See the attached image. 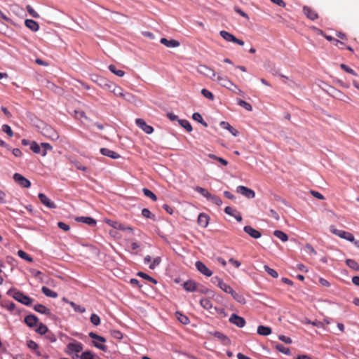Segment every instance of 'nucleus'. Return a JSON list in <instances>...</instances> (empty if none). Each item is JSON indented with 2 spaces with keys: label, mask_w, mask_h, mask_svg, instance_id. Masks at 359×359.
Returning <instances> with one entry per match:
<instances>
[{
  "label": "nucleus",
  "mask_w": 359,
  "mask_h": 359,
  "mask_svg": "<svg viewBox=\"0 0 359 359\" xmlns=\"http://www.w3.org/2000/svg\"><path fill=\"white\" fill-rule=\"evenodd\" d=\"M83 348V346L81 342L74 341L67 345L65 353L69 355H72L73 357L74 355H75L76 357H78V353L82 351Z\"/></svg>",
  "instance_id": "obj_1"
},
{
  "label": "nucleus",
  "mask_w": 359,
  "mask_h": 359,
  "mask_svg": "<svg viewBox=\"0 0 359 359\" xmlns=\"http://www.w3.org/2000/svg\"><path fill=\"white\" fill-rule=\"evenodd\" d=\"M215 80L219 83L222 86L229 89L232 90V87L236 90H238L239 92L241 90L238 88V87L234 84L231 80L228 79L226 76L221 75L220 74H217V76Z\"/></svg>",
  "instance_id": "obj_2"
},
{
  "label": "nucleus",
  "mask_w": 359,
  "mask_h": 359,
  "mask_svg": "<svg viewBox=\"0 0 359 359\" xmlns=\"http://www.w3.org/2000/svg\"><path fill=\"white\" fill-rule=\"evenodd\" d=\"M330 231L331 233L342 239L346 240L348 241H354V236L351 233L345 231L344 230L337 229L334 225H331L330 226Z\"/></svg>",
  "instance_id": "obj_3"
},
{
  "label": "nucleus",
  "mask_w": 359,
  "mask_h": 359,
  "mask_svg": "<svg viewBox=\"0 0 359 359\" xmlns=\"http://www.w3.org/2000/svg\"><path fill=\"white\" fill-rule=\"evenodd\" d=\"M88 335H89V337L91 339H94L93 340V345L96 348H99V349H100V350H102L103 351H107V348L104 344V343L106 341L105 338H104L103 337L100 336V335H98V334H95L94 332H90L88 334Z\"/></svg>",
  "instance_id": "obj_4"
},
{
  "label": "nucleus",
  "mask_w": 359,
  "mask_h": 359,
  "mask_svg": "<svg viewBox=\"0 0 359 359\" xmlns=\"http://www.w3.org/2000/svg\"><path fill=\"white\" fill-rule=\"evenodd\" d=\"M197 72L199 74H203L213 81L215 80V79L217 76V74H216L215 70H213L212 69H211L210 67H209L205 65H198L197 67Z\"/></svg>",
  "instance_id": "obj_5"
},
{
  "label": "nucleus",
  "mask_w": 359,
  "mask_h": 359,
  "mask_svg": "<svg viewBox=\"0 0 359 359\" xmlns=\"http://www.w3.org/2000/svg\"><path fill=\"white\" fill-rule=\"evenodd\" d=\"M41 133L52 140H57L59 138L58 133L51 126L48 125H44L41 128Z\"/></svg>",
  "instance_id": "obj_6"
},
{
  "label": "nucleus",
  "mask_w": 359,
  "mask_h": 359,
  "mask_svg": "<svg viewBox=\"0 0 359 359\" xmlns=\"http://www.w3.org/2000/svg\"><path fill=\"white\" fill-rule=\"evenodd\" d=\"M13 297L16 301L20 302L21 304L25 306H30L33 302V299L32 298H30L27 295H25V294L20 291L15 292L13 294Z\"/></svg>",
  "instance_id": "obj_7"
},
{
  "label": "nucleus",
  "mask_w": 359,
  "mask_h": 359,
  "mask_svg": "<svg viewBox=\"0 0 359 359\" xmlns=\"http://www.w3.org/2000/svg\"><path fill=\"white\" fill-rule=\"evenodd\" d=\"M105 222L107 224H109L110 226L114 228L115 229L127 231L131 234L133 233V228L129 226H125L124 224H123L121 223H119L116 221H114V220H111V219H107Z\"/></svg>",
  "instance_id": "obj_8"
},
{
  "label": "nucleus",
  "mask_w": 359,
  "mask_h": 359,
  "mask_svg": "<svg viewBox=\"0 0 359 359\" xmlns=\"http://www.w3.org/2000/svg\"><path fill=\"white\" fill-rule=\"evenodd\" d=\"M219 34L227 42H233L240 46L244 45V41L243 40L237 39L233 34L226 31L222 30L219 32Z\"/></svg>",
  "instance_id": "obj_9"
},
{
  "label": "nucleus",
  "mask_w": 359,
  "mask_h": 359,
  "mask_svg": "<svg viewBox=\"0 0 359 359\" xmlns=\"http://www.w3.org/2000/svg\"><path fill=\"white\" fill-rule=\"evenodd\" d=\"M13 178L14 181L21 187L29 188L31 186L30 181L20 173H15Z\"/></svg>",
  "instance_id": "obj_10"
},
{
  "label": "nucleus",
  "mask_w": 359,
  "mask_h": 359,
  "mask_svg": "<svg viewBox=\"0 0 359 359\" xmlns=\"http://www.w3.org/2000/svg\"><path fill=\"white\" fill-rule=\"evenodd\" d=\"M236 191L248 198H254L255 197V192L252 189L245 186L237 187Z\"/></svg>",
  "instance_id": "obj_11"
},
{
  "label": "nucleus",
  "mask_w": 359,
  "mask_h": 359,
  "mask_svg": "<svg viewBox=\"0 0 359 359\" xmlns=\"http://www.w3.org/2000/svg\"><path fill=\"white\" fill-rule=\"evenodd\" d=\"M196 269L203 275L210 277L212 275V271L209 269L205 264L201 261H197L195 264Z\"/></svg>",
  "instance_id": "obj_12"
},
{
  "label": "nucleus",
  "mask_w": 359,
  "mask_h": 359,
  "mask_svg": "<svg viewBox=\"0 0 359 359\" xmlns=\"http://www.w3.org/2000/svg\"><path fill=\"white\" fill-rule=\"evenodd\" d=\"M135 123L147 134H151L154 131L153 127L147 125L144 120L142 118H137L135 120Z\"/></svg>",
  "instance_id": "obj_13"
},
{
  "label": "nucleus",
  "mask_w": 359,
  "mask_h": 359,
  "mask_svg": "<svg viewBox=\"0 0 359 359\" xmlns=\"http://www.w3.org/2000/svg\"><path fill=\"white\" fill-rule=\"evenodd\" d=\"M38 196L41 203L47 208L50 209L56 208V204L53 201H52L48 196H46L44 194L40 193Z\"/></svg>",
  "instance_id": "obj_14"
},
{
  "label": "nucleus",
  "mask_w": 359,
  "mask_h": 359,
  "mask_svg": "<svg viewBox=\"0 0 359 359\" xmlns=\"http://www.w3.org/2000/svg\"><path fill=\"white\" fill-rule=\"evenodd\" d=\"M229 322L238 327H243L245 325V319L235 313L230 316Z\"/></svg>",
  "instance_id": "obj_15"
},
{
  "label": "nucleus",
  "mask_w": 359,
  "mask_h": 359,
  "mask_svg": "<svg viewBox=\"0 0 359 359\" xmlns=\"http://www.w3.org/2000/svg\"><path fill=\"white\" fill-rule=\"evenodd\" d=\"M244 231L253 238L257 239L262 236V233L251 226H245L243 228Z\"/></svg>",
  "instance_id": "obj_16"
},
{
  "label": "nucleus",
  "mask_w": 359,
  "mask_h": 359,
  "mask_svg": "<svg viewBox=\"0 0 359 359\" xmlns=\"http://www.w3.org/2000/svg\"><path fill=\"white\" fill-rule=\"evenodd\" d=\"M198 284L194 280H189L183 283V287L187 292H195L198 290Z\"/></svg>",
  "instance_id": "obj_17"
},
{
  "label": "nucleus",
  "mask_w": 359,
  "mask_h": 359,
  "mask_svg": "<svg viewBox=\"0 0 359 359\" xmlns=\"http://www.w3.org/2000/svg\"><path fill=\"white\" fill-rule=\"evenodd\" d=\"M25 323L29 327H34L39 323L38 318L32 314L27 315L25 318Z\"/></svg>",
  "instance_id": "obj_18"
},
{
  "label": "nucleus",
  "mask_w": 359,
  "mask_h": 359,
  "mask_svg": "<svg viewBox=\"0 0 359 359\" xmlns=\"http://www.w3.org/2000/svg\"><path fill=\"white\" fill-rule=\"evenodd\" d=\"M209 219L210 217L207 214L200 213L198 217L197 222L200 226L205 228L208 225Z\"/></svg>",
  "instance_id": "obj_19"
},
{
  "label": "nucleus",
  "mask_w": 359,
  "mask_h": 359,
  "mask_svg": "<svg viewBox=\"0 0 359 359\" xmlns=\"http://www.w3.org/2000/svg\"><path fill=\"white\" fill-rule=\"evenodd\" d=\"M25 26L32 32H37L39 29V25L32 19H27L25 21Z\"/></svg>",
  "instance_id": "obj_20"
},
{
  "label": "nucleus",
  "mask_w": 359,
  "mask_h": 359,
  "mask_svg": "<svg viewBox=\"0 0 359 359\" xmlns=\"http://www.w3.org/2000/svg\"><path fill=\"white\" fill-rule=\"evenodd\" d=\"M100 153L102 155L110 157L113 159H117L120 158V155L118 154L107 148L100 149Z\"/></svg>",
  "instance_id": "obj_21"
},
{
  "label": "nucleus",
  "mask_w": 359,
  "mask_h": 359,
  "mask_svg": "<svg viewBox=\"0 0 359 359\" xmlns=\"http://www.w3.org/2000/svg\"><path fill=\"white\" fill-rule=\"evenodd\" d=\"M160 42L168 48H176L180 46V43L178 41L175 39L168 40L165 38L161 39Z\"/></svg>",
  "instance_id": "obj_22"
},
{
  "label": "nucleus",
  "mask_w": 359,
  "mask_h": 359,
  "mask_svg": "<svg viewBox=\"0 0 359 359\" xmlns=\"http://www.w3.org/2000/svg\"><path fill=\"white\" fill-rule=\"evenodd\" d=\"M34 309L35 311H36L38 313L45 314V315H47L49 316H52L50 310L43 304H36L34 306Z\"/></svg>",
  "instance_id": "obj_23"
},
{
  "label": "nucleus",
  "mask_w": 359,
  "mask_h": 359,
  "mask_svg": "<svg viewBox=\"0 0 359 359\" xmlns=\"http://www.w3.org/2000/svg\"><path fill=\"white\" fill-rule=\"evenodd\" d=\"M220 126L225 130H227L233 135L234 137H236L238 135V131L233 128L228 122L226 121H222L220 123Z\"/></svg>",
  "instance_id": "obj_24"
},
{
  "label": "nucleus",
  "mask_w": 359,
  "mask_h": 359,
  "mask_svg": "<svg viewBox=\"0 0 359 359\" xmlns=\"http://www.w3.org/2000/svg\"><path fill=\"white\" fill-rule=\"evenodd\" d=\"M77 222L85 223L89 226H95L96 224V220L90 217H79L76 219Z\"/></svg>",
  "instance_id": "obj_25"
},
{
  "label": "nucleus",
  "mask_w": 359,
  "mask_h": 359,
  "mask_svg": "<svg viewBox=\"0 0 359 359\" xmlns=\"http://www.w3.org/2000/svg\"><path fill=\"white\" fill-rule=\"evenodd\" d=\"M303 11L306 17L312 20L318 18L317 13L309 7L304 6Z\"/></svg>",
  "instance_id": "obj_26"
},
{
  "label": "nucleus",
  "mask_w": 359,
  "mask_h": 359,
  "mask_svg": "<svg viewBox=\"0 0 359 359\" xmlns=\"http://www.w3.org/2000/svg\"><path fill=\"white\" fill-rule=\"evenodd\" d=\"M257 333L262 336H268L271 333V329L267 326L259 325L257 327Z\"/></svg>",
  "instance_id": "obj_27"
},
{
  "label": "nucleus",
  "mask_w": 359,
  "mask_h": 359,
  "mask_svg": "<svg viewBox=\"0 0 359 359\" xmlns=\"http://www.w3.org/2000/svg\"><path fill=\"white\" fill-rule=\"evenodd\" d=\"M201 306L207 311L212 309V304L211 301L207 298H203L200 300Z\"/></svg>",
  "instance_id": "obj_28"
},
{
  "label": "nucleus",
  "mask_w": 359,
  "mask_h": 359,
  "mask_svg": "<svg viewBox=\"0 0 359 359\" xmlns=\"http://www.w3.org/2000/svg\"><path fill=\"white\" fill-rule=\"evenodd\" d=\"M114 83L104 79H100V86L111 92Z\"/></svg>",
  "instance_id": "obj_29"
},
{
  "label": "nucleus",
  "mask_w": 359,
  "mask_h": 359,
  "mask_svg": "<svg viewBox=\"0 0 359 359\" xmlns=\"http://www.w3.org/2000/svg\"><path fill=\"white\" fill-rule=\"evenodd\" d=\"M41 291L46 297H48L57 298L58 296L57 292L45 286L42 287Z\"/></svg>",
  "instance_id": "obj_30"
},
{
  "label": "nucleus",
  "mask_w": 359,
  "mask_h": 359,
  "mask_svg": "<svg viewBox=\"0 0 359 359\" xmlns=\"http://www.w3.org/2000/svg\"><path fill=\"white\" fill-rule=\"evenodd\" d=\"M35 331L36 333H38L41 335H43L48 332V329L46 325H45L42 323H39L36 325V328Z\"/></svg>",
  "instance_id": "obj_31"
},
{
  "label": "nucleus",
  "mask_w": 359,
  "mask_h": 359,
  "mask_svg": "<svg viewBox=\"0 0 359 359\" xmlns=\"http://www.w3.org/2000/svg\"><path fill=\"white\" fill-rule=\"evenodd\" d=\"M230 294L237 302L241 304H245V299L241 294L237 293L234 290H233V293H231Z\"/></svg>",
  "instance_id": "obj_32"
},
{
  "label": "nucleus",
  "mask_w": 359,
  "mask_h": 359,
  "mask_svg": "<svg viewBox=\"0 0 359 359\" xmlns=\"http://www.w3.org/2000/svg\"><path fill=\"white\" fill-rule=\"evenodd\" d=\"M273 235L283 242H286L288 240L287 235L280 230H276Z\"/></svg>",
  "instance_id": "obj_33"
},
{
  "label": "nucleus",
  "mask_w": 359,
  "mask_h": 359,
  "mask_svg": "<svg viewBox=\"0 0 359 359\" xmlns=\"http://www.w3.org/2000/svg\"><path fill=\"white\" fill-rule=\"evenodd\" d=\"M27 346L29 348H30L31 350H33L35 351L36 354L38 355V356H41V353L40 351H37L38 348H39V346L38 344L34 341L33 340H29L27 341Z\"/></svg>",
  "instance_id": "obj_34"
},
{
  "label": "nucleus",
  "mask_w": 359,
  "mask_h": 359,
  "mask_svg": "<svg viewBox=\"0 0 359 359\" xmlns=\"http://www.w3.org/2000/svg\"><path fill=\"white\" fill-rule=\"evenodd\" d=\"M1 306L4 308L7 309L10 311H13L15 309V303L9 301H3L1 302Z\"/></svg>",
  "instance_id": "obj_35"
},
{
  "label": "nucleus",
  "mask_w": 359,
  "mask_h": 359,
  "mask_svg": "<svg viewBox=\"0 0 359 359\" xmlns=\"http://www.w3.org/2000/svg\"><path fill=\"white\" fill-rule=\"evenodd\" d=\"M178 123L187 131L191 132L192 130V127L189 121L185 120V119H180V120H178Z\"/></svg>",
  "instance_id": "obj_36"
},
{
  "label": "nucleus",
  "mask_w": 359,
  "mask_h": 359,
  "mask_svg": "<svg viewBox=\"0 0 359 359\" xmlns=\"http://www.w3.org/2000/svg\"><path fill=\"white\" fill-rule=\"evenodd\" d=\"M346 265L351 268L352 269L355 271H359V264L354 260L351 259H347L346 260Z\"/></svg>",
  "instance_id": "obj_37"
},
{
  "label": "nucleus",
  "mask_w": 359,
  "mask_h": 359,
  "mask_svg": "<svg viewBox=\"0 0 359 359\" xmlns=\"http://www.w3.org/2000/svg\"><path fill=\"white\" fill-rule=\"evenodd\" d=\"M109 69L111 72H112L113 74H114L115 75H116L119 77H122L125 74V72L123 70L116 69V66L114 65H110L109 66Z\"/></svg>",
  "instance_id": "obj_38"
},
{
  "label": "nucleus",
  "mask_w": 359,
  "mask_h": 359,
  "mask_svg": "<svg viewBox=\"0 0 359 359\" xmlns=\"http://www.w3.org/2000/svg\"><path fill=\"white\" fill-rule=\"evenodd\" d=\"M222 291H224L225 293L231 294L233 293V288L225 283L224 281L222 283H220L219 285L218 286Z\"/></svg>",
  "instance_id": "obj_39"
},
{
  "label": "nucleus",
  "mask_w": 359,
  "mask_h": 359,
  "mask_svg": "<svg viewBox=\"0 0 359 359\" xmlns=\"http://www.w3.org/2000/svg\"><path fill=\"white\" fill-rule=\"evenodd\" d=\"M237 104H238L239 106H241V107H243L245 109H246V110H247V111H252V105H251L250 103H248V102H245V100H243L238 99V100H237Z\"/></svg>",
  "instance_id": "obj_40"
},
{
  "label": "nucleus",
  "mask_w": 359,
  "mask_h": 359,
  "mask_svg": "<svg viewBox=\"0 0 359 359\" xmlns=\"http://www.w3.org/2000/svg\"><path fill=\"white\" fill-rule=\"evenodd\" d=\"M111 92L113 93L115 96L121 97L124 91L121 87L114 84Z\"/></svg>",
  "instance_id": "obj_41"
},
{
  "label": "nucleus",
  "mask_w": 359,
  "mask_h": 359,
  "mask_svg": "<svg viewBox=\"0 0 359 359\" xmlns=\"http://www.w3.org/2000/svg\"><path fill=\"white\" fill-rule=\"evenodd\" d=\"M53 147L49 143H41V156H45L47 154L48 151H51Z\"/></svg>",
  "instance_id": "obj_42"
},
{
  "label": "nucleus",
  "mask_w": 359,
  "mask_h": 359,
  "mask_svg": "<svg viewBox=\"0 0 359 359\" xmlns=\"http://www.w3.org/2000/svg\"><path fill=\"white\" fill-rule=\"evenodd\" d=\"M69 304L73 308L75 312H78L80 313H83L86 312V309L81 306V305H78L73 302H70Z\"/></svg>",
  "instance_id": "obj_43"
},
{
  "label": "nucleus",
  "mask_w": 359,
  "mask_h": 359,
  "mask_svg": "<svg viewBox=\"0 0 359 359\" xmlns=\"http://www.w3.org/2000/svg\"><path fill=\"white\" fill-rule=\"evenodd\" d=\"M137 275L144 279L148 280L149 281L151 282L154 284L157 283V280L156 279H154V278L151 277L150 276L144 272L140 271L137 273Z\"/></svg>",
  "instance_id": "obj_44"
},
{
  "label": "nucleus",
  "mask_w": 359,
  "mask_h": 359,
  "mask_svg": "<svg viewBox=\"0 0 359 359\" xmlns=\"http://www.w3.org/2000/svg\"><path fill=\"white\" fill-rule=\"evenodd\" d=\"M142 215L145 218L151 219L154 221L156 220L155 215L154 214H152L151 212L147 208L142 209Z\"/></svg>",
  "instance_id": "obj_45"
},
{
  "label": "nucleus",
  "mask_w": 359,
  "mask_h": 359,
  "mask_svg": "<svg viewBox=\"0 0 359 359\" xmlns=\"http://www.w3.org/2000/svg\"><path fill=\"white\" fill-rule=\"evenodd\" d=\"M30 149L35 154H41V144L39 145L36 142H32L30 144Z\"/></svg>",
  "instance_id": "obj_46"
},
{
  "label": "nucleus",
  "mask_w": 359,
  "mask_h": 359,
  "mask_svg": "<svg viewBox=\"0 0 359 359\" xmlns=\"http://www.w3.org/2000/svg\"><path fill=\"white\" fill-rule=\"evenodd\" d=\"M18 255L25 259V260H27V262H33V259L29 256L28 255L25 251L22 250H20L18 251Z\"/></svg>",
  "instance_id": "obj_47"
},
{
  "label": "nucleus",
  "mask_w": 359,
  "mask_h": 359,
  "mask_svg": "<svg viewBox=\"0 0 359 359\" xmlns=\"http://www.w3.org/2000/svg\"><path fill=\"white\" fill-rule=\"evenodd\" d=\"M176 315L177 316V319L184 325H187L189 323V319L187 316L185 315H183L179 312L176 313Z\"/></svg>",
  "instance_id": "obj_48"
},
{
  "label": "nucleus",
  "mask_w": 359,
  "mask_h": 359,
  "mask_svg": "<svg viewBox=\"0 0 359 359\" xmlns=\"http://www.w3.org/2000/svg\"><path fill=\"white\" fill-rule=\"evenodd\" d=\"M121 97L129 102H133L136 99L133 94L127 92H123Z\"/></svg>",
  "instance_id": "obj_49"
},
{
  "label": "nucleus",
  "mask_w": 359,
  "mask_h": 359,
  "mask_svg": "<svg viewBox=\"0 0 359 359\" xmlns=\"http://www.w3.org/2000/svg\"><path fill=\"white\" fill-rule=\"evenodd\" d=\"M264 269L265 271L267 272L268 274H269L273 278L278 277V272L276 271H275L274 269L270 268L268 265H264Z\"/></svg>",
  "instance_id": "obj_50"
},
{
  "label": "nucleus",
  "mask_w": 359,
  "mask_h": 359,
  "mask_svg": "<svg viewBox=\"0 0 359 359\" xmlns=\"http://www.w3.org/2000/svg\"><path fill=\"white\" fill-rule=\"evenodd\" d=\"M192 118L194 121L202 123L203 126H207V123L203 121L202 116L199 113H198V112L194 113L192 115Z\"/></svg>",
  "instance_id": "obj_51"
},
{
  "label": "nucleus",
  "mask_w": 359,
  "mask_h": 359,
  "mask_svg": "<svg viewBox=\"0 0 359 359\" xmlns=\"http://www.w3.org/2000/svg\"><path fill=\"white\" fill-rule=\"evenodd\" d=\"M142 191L144 196L150 198L152 201H156L157 200L156 196L151 190L144 188Z\"/></svg>",
  "instance_id": "obj_52"
},
{
  "label": "nucleus",
  "mask_w": 359,
  "mask_h": 359,
  "mask_svg": "<svg viewBox=\"0 0 359 359\" xmlns=\"http://www.w3.org/2000/svg\"><path fill=\"white\" fill-rule=\"evenodd\" d=\"M26 8H27V11L29 13V14L31 16H32L33 18H40L39 14L37 12H36L34 11V9L30 5H27Z\"/></svg>",
  "instance_id": "obj_53"
},
{
  "label": "nucleus",
  "mask_w": 359,
  "mask_h": 359,
  "mask_svg": "<svg viewBox=\"0 0 359 359\" xmlns=\"http://www.w3.org/2000/svg\"><path fill=\"white\" fill-rule=\"evenodd\" d=\"M276 348L277 350H278L280 352L285 354V355H290V350L289 348L287 347H285L282 344H277L276 345Z\"/></svg>",
  "instance_id": "obj_54"
},
{
  "label": "nucleus",
  "mask_w": 359,
  "mask_h": 359,
  "mask_svg": "<svg viewBox=\"0 0 359 359\" xmlns=\"http://www.w3.org/2000/svg\"><path fill=\"white\" fill-rule=\"evenodd\" d=\"M90 322L95 326H97L100 324V317L95 314V313H93L91 316H90Z\"/></svg>",
  "instance_id": "obj_55"
},
{
  "label": "nucleus",
  "mask_w": 359,
  "mask_h": 359,
  "mask_svg": "<svg viewBox=\"0 0 359 359\" xmlns=\"http://www.w3.org/2000/svg\"><path fill=\"white\" fill-rule=\"evenodd\" d=\"M201 94L206 98L209 99L210 100H214V95L213 94L209 91L208 90L203 88L201 90Z\"/></svg>",
  "instance_id": "obj_56"
},
{
  "label": "nucleus",
  "mask_w": 359,
  "mask_h": 359,
  "mask_svg": "<svg viewBox=\"0 0 359 359\" xmlns=\"http://www.w3.org/2000/svg\"><path fill=\"white\" fill-rule=\"evenodd\" d=\"M2 131L6 133L9 137H12L13 135V132L11 128L7 124L2 126Z\"/></svg>",
  "instance_id": "obj_57"
},
{
  "label": "nucleus",
  "mask_w": 359,
  "mask_h": 359,
  "mask_svg": "<svg viewBox=\"0 0 359 359\" xmlns=\"http://www.w3.org/2000/svg\"><path fill=\"white\" fill-rule=\"evenodd\" d=\"M210 201L217 206H220L222 204V201L221 198L215 195H212Z\"/></svg>",
  "instance_id": "obj_58"
},
{
  "label": "nucleus",
  "mask_w": 359,
  "mask_h": 359,
  "mask_svg": "<svg viewBox=\"0 0 359 359\" xmlns=\"http://www.w3.org/2000/svg\"><path fill=\"white\" fill-rule=\"evenodd\" d=\"M161 259L160 257H157L154 259L153 262L149 265V269H154L157 266L160 264Z\"/></svg>",
  "instance_id": "obj_59"
},
{
  "label": "nucleus",
  "mask_w": 359,
  "mask_h": 359,
  "mask_svg": "<svg viewBox=\"0 0 359 359\" xmlns=\"http://www.w3.org/2000/svg\"><path fill=\"white\" fill-rule=\"evenodd\" d=\"M305 250L306 252L309 255H316L317 254L313 246L309 243L305 245Z\"/></svg>",
  "instance_id": "obj_60"
},
{
  "label": "nucleus",
  "mask_w": 359,
  "mask_h": 359,
  "mask_svg": "<svg viewBox=\"0 0 359 359\" xmlns=\"http://www.w3.org/2000/svg\"><path fill=\"white\" fill-rule=\"evenodd\" d=\"M340 67L344 69L345 72L349 73V74H351L353 75H356V73L351 68L348 67L345 64H341L340 65Z\"/></svg>",
  "instance_id": "obj_61"
},
{
  "label": "nucleus",
  "mask_w": 359,
  "mask_h": 359,
  "mask_svg": "<svg viewBox=\"0 0 359 359\" xmlns=\"http://www.w3.org/2000/svg\"><path fill=\"white\" fill-rule=\"evenodd\" d=\"M72 163L78 169L82 171H86L87 168L86 166L81 165L79 161H72Z\"/></svg>",
  "instance_id": "obj_62"
},
{
  "label": "nucleus",
  "mask_w": 359,
  "mask_h": 359,
  "mask_svg": "<svg viewBox=\"0 0 359 359\" xmlns=\"http://www.w3.org/2000/svg\"><path fill=\"white\" fill-rule=\"evenodd\" d=\"M224 212H225L226 214H227V215H229L230 216H232V217H233L234 215L236 213H237V211L235 209H233V208H232L231 207H229V206H227V207L225 208Z\"/></svg>",
  "instance_id": "obj_63"
},
{
  "label": "nucleus",
  "mask_w": 359,
  "mask_h": 359,
  "mask_svg": "<svg viewBox=\"0 0 359 359\" xmlns=\"http://www.w3.org/2000/svg\"><path fill=\"white\" fill-rule=\"evenodd\" d=\"M81 359H93V355L90 351H85L81 355Z\"/></svg>",
  "instance_id": "obj_64"
}]
</instances>
